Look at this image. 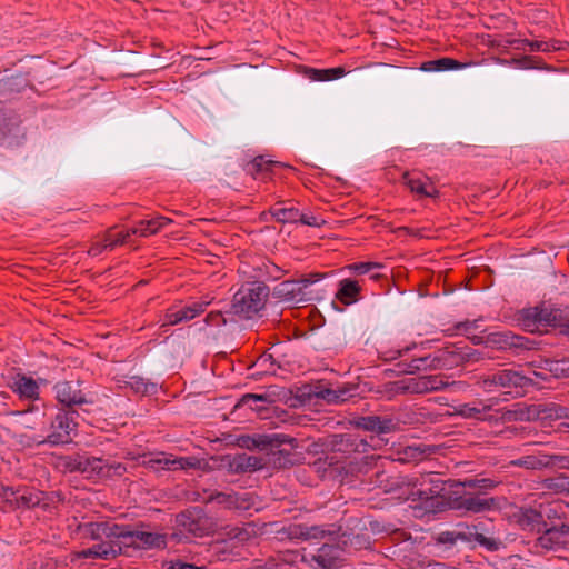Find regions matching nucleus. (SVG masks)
<instances>
[{"instance_id":"nucleus-1","label":"nucleus","mask_w":569,"mask_h":569,"mask_svg":"<svg viewBox=\"0 0 569 569\" xmlns=\"http://www.w3.org/2000/svg\"><path fill=\"white\" fill-rule=\"evenodd\" d=\"M518 322L528 332H541L546 327L559 329V333L569 335V307L548 308L545 305L519 311Z\"/></svg>"},{"instance_id":"nucleus-2","label":"nucleus","mask_w":569,"mask_h":569,"mask_svg":"<svg viewBox=\"0 0 569 569\" xmlns=\"http://www.w3.org/2000/svg\"><path fill=\"white\" fill-rule=\"evenodd\" d=\"M268 296L269 288L262 282L242 286L233 295L231 310L234 315L251 318L264 307Z\"/></svg>"},{"instance_id":"nucleus-3","label":"nucleus","mask_w":569,"mask_h":569,"mask_svg":"<svg viewBox=\"0 0 569 569\" xmlns=\"http://www.w3.org/2000/svg\"><path fill=\"white\" fill-rule=\"evenodd\" d=\"M457 541L463 542H477L480 547L487 551L495 552L505 548V543L501 539L492 536L487 537L478 531L477 525H462L459 523L456 530L442 531L437 537V542L442 545H455Z\"/></svg>"},{"instance_id":"nucleus-4","label":"nucleus","mask_w":569,"mask_h":569,"mask_svg":"<svg viewBox=\"0 0 569 569\" xmlns=\"http://www.w3.org/2000/svg\"><path fill=\"white\" fill-rule=\"evenodd\" d=\"M477 385L485 391H493L496 388H527L533 385V380L519 371L500 369L479 377Z\"/></svg>"},{"instance_id":"nucleus-5","label":"nucleus","mask_w":569,"mask_h":569,"mask_svg":"<svg viewBox=\"0 0 569 569\" xmlns=\"http://www.w3.org/2000/svg\"><path fill=\"white\" fill-rule=\"evenodd\" d=\"M448 505L451 510L461 515H473L500 509V499L480 493H463L451 497Z\"/></svg>"},{"instance_id":"nucleus-6","label":"nucleus","mask_w":569,"mask_h":569,"mask_svg":"<svg viewBox=\"0 0 569 569\" xmlns=\"http://www.w3.org/2000/svg\"><path fill=\"white\" fill-rule=\"evenodd\" d=\"M176 521L196 537H204L216 529L214 520L200 507H191L178 513Z\"/></svg>"},{"instance_id":"nucleus-7","label":"nucleus","mask_w":569,"mask_h":569,"mask_svg":"<svg viewBox=\"0 0 569 569\" xmlns=\"http://www.w3.org/2000/svg\"><path fill=\"white\" fill-rule=\"evenodd\" d=\"M322 276L320 273H310L299 280H286L272 289L273 298L283 302L299 303L308 300L305 289L311 283L318 281Z\"/></svg>"},{"instance_id":"nucleus-8","label":"nucleus","mask_w":569,"mask_h":569,"mask_svg":"<svg viewBox=\"0 0 569 569\" xmlns=\"http://www.w3.org/2000/svg\"><path fill=\"white\" fill-rule=\"evenodd\" d=\"M74 410H60L51 421V431L46 439L37 440L38 445L50 443L53 446L64 445L72 441L71 432L76 429Z\"/></svg>"},{"instance_id":"nucleus-9","label":"nucleus","mask_w":569,"mask_h":569,"mask_svg":"<svg viewBox=\"0 0 569 569\" xmlns=\"http://www.w3.org/2000/svg\"><path fill=\"white\" fill-rule=\"evenodd\" d=\"M379 486L383 488L386 492H393L398 495V498L411 500V493L417 487H425V480H416V477L403 476L400 473L388 475L381 472L378 475Z\"/></svg>"},{"instance_id":"nucleus-10","label":"nucleus","mask_w":569,"mask_h":569,"mask_svg":"<svg viewBox=\"0 0 569 569\" xmlns=\"http://www.w3.org/2000/svg\"><path fill=\"white\" fill-rule=\"evenodd\" d=\"M486 346L503 351L509 350L519 355L520 351L533 349L535 342L511 331H497L486 336Z\"/></svg>"},{"instance_id":"nucleus-11","label":"nucleus","mask_w":569,"mask_h":569,"mask_svg":"<svg viewBox=\"0 0 569 569\" xmlns=\"http://www.w3.org/2000/svg\"><path fill=\"white\" fill-rule=\"evenodd\" d=\"M477 351L472 350L468 347H461L458 345H450L442 349H439L437 352L432 355L436 363V368L438 370L441 369H451L457 367L463 362L470 360H478Z\"/></svg>"},{"instance_id":"nucleus-12","label":"nucleus","mask_w":569,"mask_h":569,"mask_svg":"<svg viewBox=\"0 0 569 569\" xmlns=\"http://www.w3.org/2000/svg\"><path fill=\"white\" fill-rule=\"evenodd\" d=\"M538 545L548 550H557L569 546V525L559 522L558 526L543 528L538 537Z\"/></svg>"},{"instance_id":"nucleus-13","label":"nucleus","mask_w":569,"mask_h":569,"mask_svg":"<svg viewBox=\"0 0 569 569\" xmlns=\"http://www.w3.org/2000/svg\"><path fill=\"white\" fill-rule=\"evenodd\" d=\"M240 441L241 446L247 449H259L264 451L266 448H274L279 443H290L293 447L296 438L289 437L284 433H262L241 437Z\"/></svg>"},{"instance_id":"nucleus-14","label":"nucleus","mask_w":569,"mask_h":569,"mask_svg":"<svg viewBox=\"0 0 569 569\" xmlns=\"http://www.w3.org/2000/svg\"><path fill=\"white\" fill-rule=\"evenodd\" d=\"M342 552L338 541L336 545L323 543L311 555V561L321 569H339L343 563Z\"/></svg>"},{"instance_id":"nucleus-15","label":"nucleus","mask_w":569,"mask_h":569,"mask_svg":"<svg viewBox=\"0 0 569 569\" xmlns=\"http://www.w3.org/2000/svg\"><path fill=\"white\" fill-rule=\"evenodd\" d=\"M53 389L57 400L68 408L89 402L80 389L79 381H60L56 383Z\"/></svg>"},{"instance_id":"nucleus-16","label":"nucleus","mask_w":569,"mask_h":569,"mask_svg":"<svg viewBox=\"0 0 569 569\" xmlns=\"http://www.w3.org/2000/svg\"><path fill=\"white\" fill-rule=\"evenodd\" d=\"M64 467L69 472H80L88 478L103 473V460L96 457L81 455L69 457Z\"/></svg>"},{"instance_id":"nucleus-17","label":"nucleus","mask_w":569,"mask_h":569,"mask_svg":"<svg viewBox=\"0 0 569 569\" xmlns=\"http://www.w3.org/2000/svg\"><path fill=\"white\" fill-rule=\"evenodd\" d=\"M298 446L297 441L292 447L290 443H279L277 447L264 449L269 456V462L277 469L290 468L296 463L297 453L293 451Z\"/></svg>"},{"instance_id":"nucleus-18","label":"nucleus","mask_w":569,"mask_h":569,"mask_svg":"<svg viewBox=\"0 0 569 569\" xmlns=\"http://www.w3.org/2000/svg\"><path fill=\"white\" fill-rule=\"evenodd\" d=\"M338 542L343 551L347 550H362L368 549L371 545L370 535L367 529L361 530H345L337 533Z\"/></svg>"},{"instance_id":"nucleus-19","label":"nucleus","mask_w":569,"mask_h":569,"mask_svg":"<svg viewBox=\"0 0 569 569\" xmlns=\"http://www.w3.org/2000/svg\"><path fill=\"white\" fill-rule=\"evenodd\" d=\"M416 480H425V487H417L411 493V501H421L427 502L435 498L441 496V492L445 490V482L440 479H435L430 475L421 476L416 478Z\"/></svg>"},{"instance_id":"nucleus-20","label":"nucleus","mask_w":569,"mask_h":569,"mask_svg":"<svg viewBox=\"0 0 569 569\" xmlns=\"http://www.w3.org/2000/svg\"><path fill=\"white\" fill-rule=\"evenodd\" d=\"M353 426L358 429L380 433H388L395 429V422L389 418L378 416H362L355 418Z\"/></svg>"},{"instance_id":"nucleus-21","label":"nucleus","mask_w":569,"mask_h":569,"mask_svg":"<svg viewBox=\"0 0 569 569\" xmlns=\"http://www.w3.org/2000/svg\"><path fill=\"white\" fill-rule=\"evenodd\" d=\"M209 303L210 301L194 302L178 311L168 310L164 316L166 321L163 322L162 327L174 326L179 322L191 320L200 313L204 312V309L207 306H209Z\"/></svg>"},{"instance_id":"nucleus-22","label":"nucleus","mask_w":569,"mask_h":569,"mask_svg":"<svg viewBox=\"0 0 569 569\" xmlns=\"http://www.w3.org/2000/svg\"><path fill=\"white\" fill-rule=\"evenodd\" d=\"M332 450L350 455L352 452H366L368 443L353 435H336L331 441Z\"/></svg>"},{"instance_id":"nucleus-23","label":"nucleus","mask_w":569,"mask_h":569,"mask_svg":"<svg viewBox=\"0 0 569 569\" xmlns=\"http://www.w3.org/2000/svg\"><path fill=\"white\" fill-rule=\"evenodd\" d=\"M11 389L19 395L21 399L34 400L39 397V386L34 379L24 375H17Z\"/></svg>"},{"instance_id":"nucleus-24","label":"nucleus","mask_w":569,"mask_h":569,"mask_svg":"<svg viewBox=\"0 0 569 569\" xmlns=\"http://www.w3.org/2000/svg\"><path fill=\"white\" fill-rule=\"evenodd\" d=\"M518 523L522 529L537 532L539 535L545 528L539 508H521L518 515Z\"/></svg>"},{"instance_id":"nucleus-25","label":"nucleus","mask_w":569,"mask_h":569,"mask_svg":"<svg viewBox=\"0 0 569 569\" xmlns=\"http://www.w3.org/2000/svg\"><path fill=\"white\" fill-rule=\"evenodd\" d=\"M539 509L545 528L558 526L559 522H566L567 520L565 508L559 501L548 505H540Z\"/></svg>"},{"instance_id":"nucleus-26","label":"nucleus","mask_w":569,"mask_h":569,"mask_svg":"<svg viewBox=\"0 0 569 569\" xmlns=\"http://www.w3.org/2000/svg\"><path fill=\"white\" fill-rule=\"evenodd\" d=\"M300 541H310L322 540L327 536H335L341 530V527L329 525L327 528H325L323 526H307L305 523H300Z\"/></svg>"},{"instance_id":"nucleus-27","label":"nucleus","mask_w":569,"mask_h":569,"mask_svg":"<svg viewBox=\"0 0 569 569\" xmlns=\"http://www.w3.org/2000/svg\"><path fill=\"white\" fill-rule=\"evenodd\" d=\"M262 467L263 462L261 458L249 456L247 453L234 456L230 462V468L236 473L253 472L262 469Z\"/></svg>"},{"instance_id":"nucleus-28","label":"nucleus","mask_w":569,"mask_h":569,"mask_svg":"<svg viewBox=\"0 0 569 569\" xmlns=\"http://www.w3.org/2000/svg\"><path fill=\"white\" fill-rule=\"evenodd\" d=\"M416 393H428L443 390L449 383L440 375L421 376L415 378Z\"/></svg>"},{"instance_id":"nucleus-29","label":"nucleus","mask_w":569,"mask_h":569,"mask_svg":"<svg viewBox=\"0 0 569 569\" xmlns=\"http://www.w3.org/2000/svg\"><path fill=\"white\" fill-rule=\"evenodd\" d=\"M121 553V547L116 543H98L81 551L83 558L113 559Z\"/></svg>"},{"instance_id":"nucleus-30","label":"nucleus","mask_w":569,"mask_h":569,"mask_svg":"<svg viewBox=\"0 0 569 569\" xmlns=\"http://www.w3.org/2000/svg\"><path fill=\"white\" fill-rule=\"evenodd\" d=\"M43 496L44 492L42 491L22 488L17 495L12 506L18 509H32L38 507L43 501Z\"/></svg>"},{"instance_id":"nucleus-31","label":"nucleus","mask_w":569,"mask_h":569,"mask_svg":"<svg viewBox=\"0 0 569 569\" xmlns=\"http://www.w3.org/2000/svg\"><path fill=\"white\" fill-rule=\"evenodd\" d=\"M360 286L356 280L343 279L339 282V289L336 298L343 305H351L358 300L360 293Z\"/></svg>"},{"instance_id":"nucleus-32","label":"nucleus","mask_w":569,"mask_h":569,"mask_svg":"<svg viewBox=\"0 0 569 569\" xmlns=\"http://www.w3.org/2000/svg\"><path fill=\"white\" fill-rule=\"evenodd\" d=\"M128 539L132 542L140 541L148 548H160L166 546V536L157 532H148L141 530H129Z\"/></svg>"},{"instance_id":"nucleus-33","label":"nucleus","mask_w":569,"mask_h":569,"mask_svg":"<svg viewBox=\"0 0 569 569\" xmlns=\"http://www.w3.org/2000/svg\"><path fill=\"white\" fill-rule=\"evenodd\" d=\"M284 202H277L271 209V216L281 223H296L300 218V211L293 206H283Z\"/></svg>"},{"instance_id":"nucleus-34","label":"nucleus","mask_w":569,"mask_h":569,"mask_svg":"<svg viewBox=\"0 0 569 569\" xmlns=\"http://www.w3.org/2000/svg\"><path fill=\"white\" fill-rule=\"evenodd\" d=\"M386 396L391 399L397 395H415L416 386L415 378H406L397 381L387 382L385 386Z\"/></svg>"},{"instance_id":"nucleus-35","label":"nucleus","mask_w":569,"mask_h":569,"mask_svg":"<svg viewBox=\"0 0 569 569\" xmlns=\"http://www.w3.org/2000/svg\"><path fill=\"white\" fill-rule=\"evenodd\" d=\"M402 366H406V367L403 369H401V371L405 373H408V375H413L418 371L438 370V368H436V363H435V359H433L432 355L413 358L407 365H403V363L397 365V367H399V368Z\"/></svg>"},{"instance_id":"nucleus-36","label":"nucleus","mask_w":569,"mask_h":569,"mask_svg":"<svg viewBox=\"0 0 569 569\" xmlns=\"http://www.w3.org/2000/svg\"><path fill=\"white\" fill-rule=\"evenodd\" d=\"M490 406L472 407L466 403L460 406L458 413L467 419L491 420L492 416L490 415Z\"/></svg>"},{"instance_id":"nucleus-37","label":"nucleus","mask_w":569,"mask_h":569,"mask_svg":"<svg viewBox=\"0 0 569 569\" xmlns=\"http://www.w3.org/2000/svg\"><path fill=\"white\" fill-rule=\"evenodd\" d=\"M266 402H268V396L266 395L247 393L241 397V399L236 405V408L248 407L249 409L261 413L267 409L261 403Z\"/></svg>"},{"instance_id":"nucleus-38","label":"nucleus","mask_w":569,"mask_h":569,"mask_svg":"<svg viewBox=\"0 0 569 569\" xmlns=\"http://www.w3.org/2000/svg\"><path fill=\"white\" fill-rule=\"evenodd\" d=\"M462 63L452 58H440L437 60H430L422 64L425 71H447L460 69Z\"/></svg>"},{"instance_id":"nucleus-39","label":"nucleus","mask_w":569,"mask_h":569,"mask_svg":"<svg viewBox=\"0 0 569 569\" xmlns=\"http://www.w3.org/2000/svg\"><path fill=\"white\" fill-rule=\"evenodd\" d=\"M283 166L281 162L273 160H266L262 156L256 157L251 162L247 164V171L253 177L263 172H271L273 167Z\"/></svg>"},{"instance_id":"nucleus-40","label":"nucleus","mask_w":569,"mask_h":569,"mask_svg":"<svg viewBox=\"0 0 569 569\" xmlns=\"http://www.w3.org/2000/svg\"><path fill=\"white\" fill-rule=\"evenodd\" d=\"M276 538L281 542H299L300 541V523H289L288 526H283L274 531Z\"/></svg>"},{"instance_id":"nucleus-41","label":"nucleus","mask_w":569,"mask_h":569,"mask_svg":"<svg viewBox=\"0 0 569 569\" xmlns=\"http://www.w3.org/2000/svg\"><path fill=\"white\" fill-rule=\"evenodd\" d=\"M124 385L130 387L136 393L153 395L157 392V383L148 382L142 377L132 376Z\"/></svg>"},{"instance_id":"nucleus-42","label":"nucleus","mask_w":569,"mask_h":569,"mask_svg":"<svg viewBox=\"0 0 569 569\" xmlns=\"http://www.w3.org/2000/svg\"><path fill=\"white\" fill-rule=\"evenodd\" d=\"M309 76L316 81H329L339 79L345 76L346 71L342 67L330 68V69H310Z\"/></svg>"},{"instance_id":"nucleus-43","label":"nucleus","mask_w":569,"mask_h":569,"mask_svg":"<svg viewBox=\"0 0 569 569\" xmlns=\"http://www.w3.org/2000/svg\"><path fill=\"white\" fill-rule=\"evenodd\" d=\"M102 538H117V539H128L129 529L126 526L119 525H110L109 522H100Z\"/></svg>"},{"instance_id":"nucleus-44","label":"nucleus","mask_w":569,"mask_h":569,"mask_svg":"<svg viewBox=\"0 0 569 569\" xmlns=\"http://www.w3.org/2000/svg\"><path fill=\"white\" fill-rule=\"evenodd\" d=\"M143 465L153 471L160 470H173L174 469V460L161 453V457L149 458L143 461Z\"/></svg>"},{"instance_id":"nucleus-45","label":"nucleus","mask_w":569,"mask_h":569,"mask_svg":"<svg viewBox=\"0 0 569 569\" xmlns=\"http://www.w3.org/2000/svg\"><path fill=\"white\" fill-rule=\"evenodd\" d=\"M546 369L555 378H569V359L548 361Z\"/></svg>"},{"instance_id":"nucleus-46","label":"nucleus","mask_w":569,"mask_h":569,"mask_svg":"<svg viewBox=\"0 0 569 569\" xmlns=\"http://www.w3.org/2000/svg\"><path fill=\"white\" fill-rule=\"evenodd\" d=\"M542 488L553 490L555 492L569 491V478H547L542 481Z\"/></svg>"},{"instance_id":"nucleus-47","label":"nucleus","mask_w":569,"mask_h":569,"mask_svg":"<svg viewBox=\"0 0 569 569\" xmlns=\"http://www.w3.org/2000/svg\"><path fill=\"white\" fill-rule=\"evenodd\" d=\"M78 531L83 536L91 538L92 540H101V525L100 522H87L78 526Z\"/></svg>"},{"instance_id":"nucleus-48","label":"nucleus","mask_w":569,"mask_h":569,"mask_svg":"<svg viewBox=\"0 0 569 569\" xmlns=\"http://www.w3.org/2000/svg\"><path fill=\"white\" fill-rule=\"evenodd\" d=\"M403 180L412 192H416L420 196L427 194V186L421 181L420 178H415L410 176V173L406 172L403 174Z\"/></svg>"},{"instance_id":"nucleus-49","label":"nucleus","mask_w":569,"mask_h":569,"mask_svg":"<svg viewBox=\"0 0 569 569\" xmlns=\"http://www.w3.org/2000/svg\"><path fill=\"white\" fill-rule=\"evenodd\" d=\"M127 471V468L122 463H104L103 462V473H100L99 476L102 477H121Z\"/></svg>"},{"instance_id":"nucleus-50","label":"nucleus","mask_w":569,"mask_h":569,"mask_svg":"<svg viewBox=\"0 0 569 569\" xmlns=\"http://www.w3.org/2000/svg\"><path fill=\"white\" fill-rule=\"evenodd\" d=\"M173 460H174V469L173 470L191 469V468H198L200 466V460L194 457H181V458H176Z\"/></svg>"},{"instance_id":"nucleus-51","label":"nucleus","mask_w":569,"mask_h":569,"mask_svg":"<svg viewBox=\"0 0 569 569\" xmlns=\"http://www.w3.org/2000/svg\"><path fill=\"white\" fill-rule=\"evenodd\" d=\"M129 238V233L119 232L118 234H112V229H110L106 236L104 241H107V246H109V249H113L118 244H123L127 242Z\"/></svg>"},{"instance_id":"nucleus-52","label":"nucleus","mask_w":569,"mask_h":569,"mask_svg":"<svg viewBox=\"0 0 569 569\" xmlns=\"http://www.w3.org/2000/svg\"><path fill=\"white\" fill-rule=\"evenodd\" d=\"M256 365L261 367L264 373L274 372L276 360L271 353L264 352L258 358Z\"/></svg>"},{"instance_id":"nucleus-53","label":"nucleus","mask_w":569,"mask_h":569,"mask_svg":"<svg viewBox=\"0 0 569 569\" xmlns=\"http://www.w3.org/2000/svg\"><path fill=\"white\" fill-rule=\"evenodd\" d=\"M338 391L321 386L319 391H315V397L326 400L329 403H339Z\"/></svg>"},{"instance_id":"nucleus-54","label":"nucleus","mask_w":569,"mask_h":569,"mask_svg":"<svg viewBox=\"0 0 569 569\" xmlns=\"http://www.w3.org/2000/svg\"><path fill=\"white\" fill-rule=\"evenodd\" d=\"M525 43L529 47V51H531V52H536V51L548 52V51L556 49V47L553 44H550L549 42H545V41L525 40Z\"/></svg>"},{"instance_id":"nucleus-55","label":"nucleus","mask_w":569,"mask_h":569,"mask_svg":"<svg viewBox=\"0 0 569 569\" xmlns=\"http://www.w3.org/2000/svg\"><path fill=\"white\" fill-rule=\"evenodd\" d=\"M511 465L516 466V467H522L526 469H530V470H538L537 463H536V456H533V455L526 456V457L519 458L517 460H513V461H511Z\"/></svg>"},{"instance_id":"nucleus-56","label":"nucleus","mask_w":569,"mask_h":569,"mask_svg":"<svg viewBox=\"0 0 569 569\" xmlns=\"http://www.w3.org/2000/svg\"><path fill=\"white\" fill-rule=\"evenodd\" d=\"M162 228V223L159 219L142 220L140 221V229H147L148 236L154 234Z\"/></svg>"},{"instance_id":"nucleus-57","label":"nucleus","mask_w":569,"mask_h":569,"mask_svg":"<svg viewBox=\"0 0 569 569\" xmlns=\"http://www.w3.org/2000/svg\"><path fill=\"white\" fill-rule=\"evenodd\" d=\"M298 222L306 224V226H310V227H321L322 224H325V220L319 219L318 217H316L313 214L301 213V212H300V218H299Z\"/></svg>"},{"instance_id":"nucleus-58","label":"nucleus","mask_w":569,"mask_h":569,"mask_svg":"<svg viewBox=\"0 0 569 569\" xmlns=\"http://www.w3.org/2000/svg\"><path fill=\"white\" fill-rule=\"evenodd\" d=\"M380 267H381V264L378 262H358V263H353V264L349 266V269H351L360 274H365V273L369 272L371 269L380 268Z\"/></svg>"},{"instance_id":"nucleus-59","label":"nucleus","mask_w":569,"mask_h":569,"mask_svg":"<svg viewBox=\"0 0 569 569\" xmlns=\"http://www.w3.org/2000/svg\"><path fill=\"white\" fill-rule=\"evenodd\" d=\"M551 468L569 469V456L552 455Z\"/></svg>"},{"instance_id":"nucleus-60","label":"nucleus","mask_w":569,"mask_h":569,"mask_svg":"<svg viewBox=\"0 0 569 569\" xmlns=\"http://www.w3.org/2000/svg\"><path fill=\"white\" fill-rule=\"evenodd\" d=\"M20 489H13L11 487H3L2 491L0 492V496L10 505H13L14 499L17 498V495L19 493Z\"/></svg>"},{"instance_id":"nucleus-61","label":"nucleus","mask_w":569,"mask_h":569,"mask_svg":"<svg viewBox=\"0 0 569 569\" xmlns=\"http://www.w3.org/2000/svg\"><path fill=\"white\" fill-rule=\"evenodd\" d=\"M320 388H321V386H311V385L302 386L298 390V392H299L298 397H300V398H311V397H315V391H319Z\"/></svg>"},{"instance_id":"nucleus-62","label":"nucleus","mask_w":569,"mask_h":569,"mask_svg":"<svg viewBox=\"0 0 569 569\" xmlns=\"http://www.w3.org/2000/svg\"><path fill=\"white\" fill-rule=\"evenodd\" d=\"M548 417H555L557 419L569 418V409L566 407L553 406L549 409Z\"/></svg>"},{"instance_id":"nucleus-63","label":"nucleus","mask_w":569,"mask_h":569,"mask_svg":"<svg viewBox=\"0 0 569 569\" xmlns=\"http://www.w3.org/2000/svg\"><path fill=\"white\" fill-rule=\"evenodd\" d=\"M552 455H539L536 456L537 469L541 470L545 468H551Z\"/></svg>"},{"instance_id":"nucleus-64","label":"nucleus","mask_w":569,"mask_h":569,"mask_svg":"<svg viewBox=\"0 0 569 569\" xmlns=\"http://www.w3.org/2000/svg\"><path fill=\"white\" fill-rule=\"evenodd\" d=\"M164 565L168 566V569H196L197 567L180 559L168 561Z\"/></svg>"}]
</instances>
